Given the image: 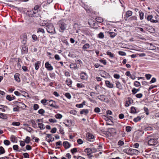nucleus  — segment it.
<instances>
[{
	"instance_id": "15",
	"label": "nucleus",
	"mask_w": 159,
	"mask_h": 159,
	"mask_svg": "<svg viewBox=\"0 0 159 159\" xmlns=\"http://www.w3.org/2000/svg\"><path fill=\"white\" fill-rule=\"evenodd\" d=\"M84 152L87 153V155H90L93 152L92 149L90 148H87L84 149Z\"/></svg>"
},
{
	"instance_id": "21",
	"label": "nucleus",
	"mask_w": 159,
	"mask_h": 159,
	"mask_svg": "<svg viewBox=\"0 0 159 159\" xmlns=\"http://www.w3.org/2000/svg\"><path fill=\"white\" fill-rule=\"evenodd\" d=\"M39 15V14L38 13V11H33V13L32 14L31 16L33 17H38Z\"/></svg>"
},
{
	"instance_id": "37",
	"label": "nucleus",
	"mask_w": 159,
	"mask_h": 159,
	"mask_svg": "<svg viewBox=\"0 0 159 159\" xmlns=\"http://www.w3.org/2000/svg\"><path fill=\"white\" fill-rule=\"evenodd\" d=\"M76 86L79 88H81L84 87V85L82 83H77Z\"/></svg>"
},
{
	"instance_id": "23",
	"label": "nucleus",
	"mask_w": 159,
	"mask_h": 159,
	"mask_svg": "<svg viewBox=\"0 0 159 159\" xmlns=\"http://www.w3.org/2000/svg\"><path fill=\"white\" fill-rule=\"evenodd\" d=\"M66 82L67 83V84L70 87H71L72 83L71 80L70 79L67 78L66 79Z\"/></svg>"
},
{
	"instance_id": "31",
	"label": "nucleus",
	"mask_w": 159,
	"mask_h": 159,
	"mask_svg": "<svg viewBox=\"0 0 159 159\" xmlns=\"http://www.w3.org/2000/svg\"><path fill=\"white\" fill-rule=\"evenodd\" d=\"M109 33L110 34V36L112 38H114L117 35L116 34L113 32H110Z\"/></svg>"
},
{
	"instance_id": "5",
	"label": "nucleus",
	"mask_w": 159,
	"mask_h": 159,
	"mask_svg": "<svg viewBox=\"0 0 159 159\" xmlns=\"http://www.w3.org/2000/svg\"><path fill=\"white\" fill-rule=\"evenodd\" d=\"M153 17L152 15H150L147 17V19L148 21H150L152 23H155L158 22V20H154L153 19Z\"/></svg>"
},
{
	"instance_id": "59",
	"label": "nucleus",
	"mask_w": 159,
	"mask_h": 159,
	"mask_svg": "<svg viewBox=\"0 0 159 159\" xmlns=\"http://www.w3.org/2000/svg\"><path fill=\"white\" fill-rule=\"evenodd\" d=\"M26 149L27 150H31V147L29 145H27L25 147Z\"/></svg>"
},
{
	"instance_id": "20",
	"label": "nucleus",
	"mask_w": 159,
	"mask_h": 159,
	"mask_svg": "<svg viewBox=\"0 0 159 159\" xmlns=\"http://www.w3.org/2000/svg\"><path fill=\"white\" fill-rule=\"evenodd\" d=\"M40 64V61H38L35 63L34 64V66L36 70H38L39 68V66Z\"/></svg>"
},
{
	"instance_id": "30",
	"label": "nucleus",
	"mask_w": 159,
	"mask_h": 159,
	"mask_svg": "<svg viewBox=\"0 0 159 159\" xmlns=\"http://www.w3.org/2000/svg\"><path fill=\"white\" fill-rule=\"evenodd\" d=\"M140 90V88L137 89L135 88H133L132 90V92L133 94H135L138 92Z\"/></svg>"
},
{
	"instance_id": "51",
	"label": "nucleus",
	"mask_w": 159,
	"mask_h": 159,
	"mask_svg": "<svg viewBox=\"0 0 159 159\" xmlns=\"http://www.w3.org/2000/svg\"><path fill=\"white\" fill-rule=\"evenodd\" d=\"M77 148H74L71 150V152L73 154H74L77 152Z\"/></svg>"
},
{
	"instance_id": "9",
	"label": "nucleus",
	"mask_w": 159,
	"mask_h": 159,
	"mask_svg": "<svg viewBox=\"0 0 159 159\" xmlns=\"http://www.w3.org/2000/svg\"><path fill=\"white\" fill-rule=\"evenodd\" d=\"M45 67L48 70H53V67L49 62H47L45 64Z\"/></svg>"
},
{
	"instance_id": "46",
	"label": "nucleus",
	"mask_w": 159,
	"mask_h": 159,
	"mask_svg": "<svg viewBox=\"0 0 159 159\" xmlns=\"http://www.w3.org/2000/svg\"><path fill=\"white\" fill-rule=\"evenodd\" d=\"M132 129V128L129 126H127L126 127V130L128 132H130Z\"/></svg>"
},
{
	"instance_id": "44",
	"label": "nucleus",
	"mask_w": 159,
	"mask_h": 159,
	"mask_svg": "<svg viewBox=\"0 0 159 159\" xmlns=\"http://www.w3.org/2000/svg\"><path fill=\"white\" fill-rule=\"evenodd\" d=\"M141 119V118L140 116H138L136 118H134L133 120L135 122H137L139 120H140Z\"/></svg>"
},
{
	"instance_id": "40",
	"label": "nucleus",
	"mask_w": 159,
	"mask_h": 159,
	"mask_svg": "<svg viewBox=\"0 0 159 159\" xmlns=\"http://www.w3.org/2000/svg\"><path fill=\"white\" fill-rule=\"evenodd\" d=\"M5 152V150L3 147H0V153L1 154H4Z\"/></svg>"
},
{
	"instance_id": "52",
	"label": "nucleus",
	"mask_w": 159,
	"mask_h": 159,
	"mask_svg": "<svg viewBox=\"0 0 159 159\" xmlns=\"http://www.w3.org/2000/svg\"><path fill=\"white\" fill-rule=\"evenodd\" d=\"M48 100L43 99L41 101V102L44 105H46Z\"/></svg>"
},
{
	"instance_id": "32",
	"label": "nucleus",
	"mask_w": 159,
	"mask_h": 159,
	"mask_svg": "<svg viewBox=\"0 0 159 159\" xmlns=\"http://www.w3.org/2000/svg\"><path fill=\"white\" fill-rule=\"evenodd\" d=\"M98 99L101 101H103L105 99L104 96L102 95L98 96Z\"/></svg>"
},
{
	"instance_id": "63",
	"label": "nucleus",
	"mask_w": 159,
	"mask_h": 159,
	"mask_svg": "<svg viewBox=\"0 0 159 159\" xmlns=\"http://www.w3.org/2000/svg\"><path fill=\"white\" fill-rule=\"evenodd\" d=\"M113 76L114 78L117 79H119L120 77V75L117 74H114Z\"/></svg>"
},
{
	"instance_id": "4",
	"label": "nucleus",
	"mask_w": 159,
	"mask_h": 159,
	"mask_svg": "<svg viewBox=\"0 0 159 159\" xmlns=\"http://www.w3.org/2000/svg\"><path fill=\"white\" fill-rule=\"evenodd\" d=\"M46 105L50 106L52 107L57 109L59 107L56 104V102L52 100H48Z\"/></svg>"
},
{
	"instance_id": "12",
	"label": "nucleus",
	"mask_w": 159,
	"mask_h": 159,
	"mask_svg": "<svg viewBox=\"0 0 159 159\" xmlns=\"http://www.w3.org/2000/svg\"><path fill=\"white\" fill-rule=\"evenodd\" d=\"M80 76L81 78L83 80H86L88 78V75L85 73H81L80 74Z\"/></svg>"
},
{
	"instance_id": "41",
	"label": "nucleus",
	"mask_w": 159,
	"mask_h": 159,
	"mask_svg": "<svg viewBox=\"0 0 159 159\" xmlns=\"http://www.w3.org/2000/svg\"><path fill=\"white\" fill-rule=\"evenodd\" d=\"M30 138L28 136H27L26 138L25 139V142L26 143H29L30 142Z\"/></svg>"
},
{
	"instance_id": "33",
	"label": "nucleus",
	"mask_w": 159,
	"mask_h": 159,
	"mask_svg": "<svg viewBox=\"0 0 159 159\" xmlns=\"http://www.w3.org/2000/svg\"><path fill=\"white\" fill-rule=\"evenodd\" d=\"M131 113H136V109L135 107H132L131 108Z\"/></svg>"
},
{
	"instance_id": "35",
	"label": "nucleus",
	"mask_w": 159,
	"mask_h": 159,
	"mask_svg": "<svg viewBox=\"0 0 159 159\" xmlns=\"http://www.w3.org/2000/svg\"><path fill=\"white\" fill-rule=\"evenodd\" d=\"M11 140L12 142L14 143L16 142V138L13 135H12L11 136Z\"/></svg>"
},
{
	"instance_id": "24",
	"label": "nucleus",
	"mask_w": 159,
	"mask_h": 159,
	"mask_svg": "<svg viewBox=\"0 0 159 159\" xmlns=\"http://www.w3.org/2000/svg\"><path fill=\"white\" fill-rule=\"evenodd\" d=\"M96 20L98 22L101 23L103 22V19L100 17H97L96 18Z\"/></svg>"
},
{
	"instance_id": "53",
	"label": "nucleus",
	"mask_w": 159,
	"mask_h": 159,
	"mask_svg": "<svg viewBox=\"0 0 159 159\" xmlns=\"http://www.w3.org/2000/svg\"><path fill=\"white\" fill-rule=\"evenodd\" d=\"M32 37L34 41H37V36L35 34H33L32 36Z\"/></svg>"
},
{
	"instance_id": "1",
	"label": "nucleus",
	"mask_w": 159,
	"mask_h": 159,
	"mask_svg": "<svg viewBox=\"0 0 159 159\" xmlns=\"http://www.w3.org/2000/svg\"><path fill=\"white\" fill-rule=\"evenodd\" d=\"M57 25L59 28V32L63 33L67 27L66 20L65 19L60 20L57 23Z\"/></svg>"
},
{
	"instance_id": "45",
	"label": "nucleus",
	"mask_w": 159,
	"mask_h": 159,
	"mask_svg": "<svg viewBox=\"0 0 159 159\" xmlns=\"http://www.w3.org/2000/svg\"><path fill=\"white\" fill-rule=\"evenodd\" d=\"M107 54L108 55H109L111 57H114V55L113 53H111L110 52L107 51Z\"/></svg>"
},
{
	"instance_id": "10",
	"label": "nucleus",
	"mask_w": 159,
	"mask_h": 159,
	"mask_svg": "<svg viewBox=\"0 0 159 159\" xmlns=\"http://www.w3.org/2000/svg\"><path fill=\"white\" fill-rule=\"evenodd\" d=\"M86 137L88 140L90 141H93V139L94 138V136L90 133H87L86 134Z\"/></svg>"
},
{
	"instance_id": "7",
	"label": "nucleus",
	"mask_w": 159,
	"mask_h": 159,
	"mask_svg": "<svg viewBox=\"0 0 159 159\" xmlns=\"http://www.w3.org/2000/svg\"><path fill=\"white\" fill-rule=\"evenodd\" d=\"M20 38L21 39H22V40L21 41L23 45H25L27 42V35L26 34H24L23 35H21L20 37Z\"/></svg>"
},
{
	"instance_id": "19",
	"label": "nucleus",
	"mask_w": 159,
	"mask_h": 159,
	"mask_svg": "<svg viewBox=\"0 0 159 159\" xmlns=\"http://www.w3.org/2000/svg\"><path fill=\"white\" fill-rule=\"evenodd\" d=\"M47 136L46 137V140H47V138L49 139L50 140L53 141L54 140V138L52 136L51 134H46Z\"/></svg>"
},
{
	"instance_id": "58",
	"label": "nucleus",
	"mask_w": 159,
	"mask_h": 159,
	"mask_svg": "<svg viewBox=\"0 0 159 159\" xmlns=\"http://www.w3.org/2000/svg\"><path fill=\"white\" fill-rule=\"evenodd\" d=\"M6 99L9 101H11L12 100V97L10 95H7L6 96Z\"/></svg>"
},
{
	"instance_id": "50",
	"label": "nucleus",
	"mask_w": 159,
	"mask_h": 159,
	"mask_svg": "<svg viewBox=\"0 0 159 159\" xmlns=\"http://www.w3.org/2000/svg\"><path fill=\"white\" fill-rule=\"evenodd\" d=\"M118 53L120 55L122 56H124L126 55V53L123 51H120L118 52Z\"/></svg>"
},
{
	"instance_id": "11",
	"label": "nucleus",
	"mask_w": 159,
	"mask_h": 159,
	"mask_svg": "<svg viewBox=\"0 0 159 159\" xmlns=\"http://www.w3.org/2000/svg\"><path fill=\"white\" fill-rule=\"evenodd\" d=\"M63 145L66 149L69 148L71 145L67 141L63 142Z\"/></svg>"
},
{
	"instance_id": "54",
	"label": "nucleus",
	"mask_w": 159,
	"mask_h": 159,
	"mask_svg": "<svg viewBox=\"0 0 159 159\" xmlns=\"http://www.w3.org/2000/svg\"><path fill=\"white\" fill-rule=\"evenodd\" d=\"M135 96L136 98H141L143 97V94L141 93H138L136 94L135 95Z\"/></svg>"
},
{
	"instance_id": "56",
	"label": "nucleus",
	"mask_w": 159,
	"mask_h": 159,
	"mask_svg": "<svg viewBox=\"0 0 159 159\" xmlns=\"http://www.w3.org/2000/svg\"><path fill=\"white\" fill-rule=\"evenodd\" d=\"M45 112V111L43 109H41L38 111V113L41 115H43Z\"/></svg>"
},
{
	"instance_id": "22",
	"label": "nucleus",
	"mask_w": 159,
	"mask_h": 159,
	"mask_svg": "<svg viewBox=\"0 0 159 159\" xmlns=\"http://www.w3.org/2000/svg\"><path fill=\"white\" fill-rule=\"evenodd\" d=\"M89 112V111L88 109H84L80 111V114H84L85 115H86Z\"/></svg>"
},
{
	"instance_id": "29",
	"label": "nucleus",
	"mask_w": 159,
	"mask_h": 159,
	"mask_svg": "<svg viewBox=\"0 0 159 159\" xmlns=\"http://www.w3.org/2000/svg\"><path fill=\"white\" fill-rule=\"evenodd\" d=\"M90 47V45L89 43L85 44L82 47L83 49L85 50L89 48Z\"/></svg>"
},
{
	"instance_id": "48",
	"label": "nucleus",
	"mask_w": 159,
	"mask_h": 159,
	"mask_svg": "<svg viewBox=\"0 0 159 159\" xmlns=\"http://www.w3.org/2000/svg\"><path fill=\"white\" fill-rule=\"evenodd\" d=\"M98 37L100 39H103L104 38V35L102 32H100L98 34Z\"/></svg>"
},
{
	"instance_id": "18",
	"label": "nucleus",
	"mask_w": 159,
	"mask_h": 159,
	"mask_svg": "<svg viewBox=\"0 0 159 159\" xmlns=\"http://www.w3.org/2000/svg\"><path fill=\"white\" fill-rule=\"evenodd\" d=\"M38 125L39 128L40 129H43L45 128L44 125L42 123V122L38 123Z\"/></svg>"
},
{
	"instance_id": "2",
	"label": "nucleus",
	"mask_w": 159,
	"mask_h": 159,
	"mask_svg": "<svg viewBox=\"0 0 159 159\" xmlns=\"http://www.w3.org/2000/svg\"><path fill=\"white\" fill-rule=\"evenodd\" d=\"M46 27L48 33L52 34H54L56 33L55 27L52 23H50L46 25Z\"/></svg>"
},
{
	"instance_id": "14",
	"label": "nucleus",
	"mask_w": 159,
	"mask_h": 159,
	"mask_svg": "<svg viewBox=\"0 0 159 159\" xmlns=\"http://www.w3.org/2000/svg\"><path fill=\"white\" fill-rule=\"evenodd\" d=\"M20 74L18 73H16L14 76V77L16 81L17 82H20V79L19 78Z\"/></svg>"
},
{
	"instance_id": "13",
	"label": "nucleus",
	"mask_w": 159,
	"mask_h": 159,
	"mask_svg": "<svg viewBox=\"0 0 159 159\" xmlns=\"http://www.w3.org/2000/svg\"><path fill=\"white\" fill-rule=\"evenodd\" d=\"M130 155L138 154L139 153V151L135 149L130 148Z\"/></svg>"
},
{
	"instance_id": "42",
	"label": "nucleus",
	"mask_w": 159,
	"mask_h": 159,
	"mask_svg": "<svg viewBox=\"0 0 159 159\" xmlns=\"http://www.w3.org/2000/svg\"><path fill=\"white\" fill-rule=\"evenodd\" d=\"M3 143L5 145L7 146L9 145L11 143L10 142L7 140H5Z\"/></svg>"
},
{
	"instance_id": "61",
	"label": "nucleus",
	"mask_w": 159,
	"mask_h": 159,
	"mask_svg": "<svg viewBox=\"0 0 159 159\" xmlns=\"http://www.w3.org/2000/svg\"><path fill=\"white\" fill-rule=\"evenodd\" d=\"M25 141H24L21 140L20 141V145L22 147H24L25 145Z\"/></svg>"
},
{
	"instance_id": "49",
	"label": "nucleus",
	"mask_w": 159,
	"mask_h": 159,
	"mask_svg": "<svg viewBox=\"0 0 159 159\" xmlns=\"http://www.w3.org/2000/svg\"><path fill=\"white\" fill-rule=\"evenodd\" d=\"M64 75L66 77H70V73L66 70L64 71Z\"/></svg>"
},
{
	"instance_id": "47",
	"label": "nucleus",
	"mask_w": 159,
	"mask_h": 159,
	"mask_svg": "<svg viewBox=\"0 0 159 159\" xmlns=\"http://www.w3.org/2000/svg\"><path fill=\"white\" fill-rule=\"evenodd\" d=\"M134 85L136 87H139L140 85V84L139 82L135 81L134 82Z\"/></svg>"
},
{
	"instance_id": "27",
	"label": "nucleus",
	"mask_w": 159,
	"mask_h": 159,
	"mask_svg": "<svg viewBox=\"0 0 159 159\" xmlns=\"http://www.w3.org/2000/svg\"><path fill=\"white\" fill-rule=\"evenodd\" d=\"M31 122L32 125V126L34 128H36L37 127V124L35 121L34 120H31Z\"/></svg>"
},
{
	"instance_id": "26",
	"label": "nucleus",
	"mask_w": 159,
	"mask_h": 159,
	"mask_svg": "<svg viewBox=\"0 0 159 159\" xmlns=\"http://www.w3.org/2000/svg\"><path fill=\"white\" fill-rule=\"evenodd\" d=\"M123 152L128 154L130 155V148L124 149Z\"/></svg>"
},
{
	"instance_id": "6",
	"label": "nucleus",
	"mask_w": 159,
	"mask_h": 159,
	"mask_svg": "<svg viewBox=\"0 0 159 159\" xmlns=\"http://www.w3.org/2000/svg\"><path fill=\"white\" fill-rule=\"evenodd\" d=\"M21 51L22 54L27 53L28 52V48L25 45H23L21 46Z\"/></svg>"
},
{
	"instance_id": "60",
	"label": "nucleus",
	"mask_w": 159,
	"mask_h": 159,
	"mask_svg": "<svg viewBox=\"0 0 159 159\" xmlns=\"http://www.w3.org/2000/svg\"><path fill=\"white\" fill-rule=\"evenodd\" d=\"M39 107V106L38 105L36 104H35L34 105V109L35 110H37Z\"/></svg>"
},
{
	"instance_id": "64",
	"label": "nucleus",
	"mask_w": 159,
	"mask_h": 159,
	"mask_svg": "<svg viewBox=\"0 0 159 159\" xmlns=\"http://www.w3.org/2000/svg\"><path fill=\"white\" fill-rule=\"evenodd\" d=\"M57 130V128L55 127H54L52 129L51 131V132L52 133H55L56 132Z\"/></svg>"
},
{
	"instance_id": "25",
	"label": "nucleus",
	"mask_w": 159,
	"mask_h": 159,
	"mask_svg": "<svg viewBox=\"0 0 159 159\" xmlns=\"http://www.w3.org/2000/svg\"><path fill=\"white\" fill-rule=\"evenodd\" d=\"M70 67L71 68L77 69V65L75 63H72L70 64Z\"/></svg>"
},
{
	"instance_id": "39",
	"label": "nucleus",
	"mask_w": 159,
	"mask_h": 159,
	"mask_svg": "<svg viewBox=\"0 0 159 159\" xmlns=\"http://www.w3.org/2000/svg\"><path fill=\"white\" fill-rule=\"evenodd\" d=\"M0 118L3 119H6L7 118V116L6 114L2 113H0Z\"/></svg>"
},
{
	"instance_id": "34",
	"label": "nucleus",
	"mask_w": 159,
	"mask_h": 159,
	"mask_svg": "<svg viewBox=\"0 0 159 159\" xmlns=\"http://www.w3.org/2000/svg\"><path fill=\"white\" fill-rule=\"evenodd\" d=\"M11 125L13 126H19L20 125V123L18 122H13Z\"/></svg>"
},
{
	"instance_id": "17",
	"label": "nucleus",
	"mask_w": 159,
	"mask_h": 159,
	"mask_svg": "<svg viewBox=\"0 0 159 159\" xmlns=\"http://www.w3.org/2000/svg\"><path fill=\"white\" fill-rule=\"evenodd\" d=\"M116 88L119 89H123L122 86L119 82H116Z\"/></svg>"
},
{
	"instance_id": "43",
	"label": "nucleus",
	"mask_w": 159,
	"mask_h": 159,
	"mask_svg": "<svg viewBox=\"0 0 159 159\" xmlns=\"http://www.w3.org/2000/svg\"><path fill=\"white\" fill-rule=\"evenodd\" d=\"M55 117L57 119H61L62 118V116L61 114L58 113L56 115Z\"/></svg>"
},
{
	"instance_id": "28",
	"label": "nucleus",
	"mask_w": 159,
	"mask_h": 159,
	"mask_svg": "<svg viewBox=\"0 0 159 159\" xmlns=\"http://www.w3.org/2000/svg\"><path fill=\"white\" fill-rule=\"evenodd\" d=\"M139 16L141 20H142L143 19V16L144 14L141 11H139Z\"/></svg>"
},
{
	"instance_id": "36",
	"label": "nucleus",
	"mask_w": 159,
	"mask_h": 159,
	"mask_svg": "<svg viewBox=\"0 0 159 159\" xmlns=\"http://www.w3.org/2000/svg\"><path fill=\"white\" fill-rule=\"evenodd\" d=\"M37 32H41L44 34L45 33L44 30L42 28H39L37 30Z\"/></svg>"
},
{
	"instance_id": "8",
	"label": "nucleus",
	"mask_w": 159,
	"mask_h": 159,
	"mask_svg": "<svg viewBox=\"0 0 159 159\" xmlns=\"http://www.w3.org/2000/svg\"><path fill=\"white\" fill-rule=\"evenodd\" d=\"M132 14V12L130 11H127L125 15L124 19L125 20H127L128 18Z\"/></svg>"
},
{
	"instance_id": "38",
	"label": "nucleus",
	"mask_w": 159,
	"mask_h": 159,
	"mask_svg": "<svg viewBox=\"0 0 159 159\" xmlns=\"http://www.w3.org/2000/svg\"><path fill=\"white\" fill-rule=\"evenodd\" d=\"M19 103L20 104L17 103L16 106L17 107H18L19 108H22L24 107V106L25 105V104L24 103L20 102H19Z\"/></svg>"
},
{
	"instance_id": "62",
	"label": "nucleus",
	"mask_w": 159,
	"mask_h": 159,
	"mask_svg": "<svg viewBox=\"0 0 159 159\" xmlns=\"http://www.w3.org/2000/svg\"><path fill=\"white\" fill-rule=\"evenodd\" d=\"M152 76V75L149 74H146L145 75V77L148 80H149Z\"/></svg>"
},
{
	"instance_id": "57",
	"label": "nucleus",
	"mask_w": 159,
	"mask_h": 159,
	"mask_svg": "<svg viewBox=\"0 0 159 159\" xmlns=\"http://www.w3.org/2000/svg\"><path fill=\"white\" fill-rule=\"evenodd\" d=\"M65 96L69 99H70L71 98V96L70 94L68 93H66Z\"/></svg>"
},
{
	"instance_id": "55",
	"label": "nucleus",
	"mask_w": 159,
	"mask_h": 159,
	"mask_svg": "<svg viewBox=\"0 0 159 159\" xmlns=\"http://www.w3.org/2000/svg\"><path fill=\"white\" fill-rule=\"evenodd\" d=\"M49 121L51 123H56L57 120L55 119H50L49 120Z\"/></svg>"
},
{
	"instance_id": "16",
	"label": "nucleus",
	"mask_w": 159,
	"mask_h": 159,
	"mask_svg": "<svg viewBox=\"0 0 159 159\" xmlns=\"http://www.w3.org/2000/svg\"><path fill=\"white\" fill-rule=\"evenodd\" d=\"M105 84L106 86L110 88H113V85L109 81L107 80L105 81Z\"/></svg>"
},
{
	"instance_id": "3",
	"label": "nucleus",
	"mask_w": 159,
	"mask_h": 159,
	"mask_svg": "<svg viewBox=\"0 0 159 159\" xmlns=\"http://www.w3.org/2000/svg\"><path fill=\"white\" fill-rule=\"evenodd\" d=\"M158 137L149 138L148 143V145L151 146L156 145L158 142Z\"/></svg>"
}]
</instances>
